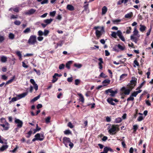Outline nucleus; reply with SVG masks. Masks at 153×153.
Listing matches in <instances>:
<instances>
[{"label": "nucleus", "instance_id": "f257e3e1", "mask_svg": "<svg viewBox=\"0 0 153 153\" xmlns=\"http://www.w3.org/2000/svg\"><path fill=\"white\" fill-rule=\"evenodd\" d=\"M63 142L66 147H68V145L70 146V149H71L74 146L73 144L71 142L69 138L64 137L63 138Z\"/></svg>", "mask_w": 153, "mask_h": 153}, {"label": "nucleus", "instance_id": "f03ea898", "mask_svg": "<svg viewBox=\"0 0 153 153\" xmlns=\"http://www.w3.org/2000/svg\"><path fill=\"white\" fill-rule=\"evenodd\" d=\"M36 36L35 35H31L28 41V43L30 45H34L37 43Z\"/></svg>", "mask_w": 153, "mask_h": 153}, {"label": "nucleus", "instance_id": "7ed1b4c3", "mask_svg": "<svg viewBox=\"0 0 153 153\" xmlns=\"http://www.w3.org/2000/svg\"><path fill=\"white\" fill-rule=\"evenodd\" d=\"M137 79L135 77H132V79L130 81V83L127 85V86L129 88L133 89L137 83Z\"/></svg>", "mask_w": 153, "mask_h": 153}, {"label": "nucleus", "instance_id": "20e7f679", "mask_svg": "<svg viewBox=\"0 0 153 153\" xmlns=\"http://www.w3.org/2000/svg\"><path fill=\"white\" fill-rule=\"evenodd\" d=\"M117 93V90H116L115 91L112 90V89H109L105 91V94H108V93H110V96L112 97H114L115 95Z\"/></svg>", "mask_w": 153, "mask_h": 153}, {"label": "nucleus", "instance_id": "39448f33", "mask_svg": "<svg viewBox=\"0 0 153 153\" xmlns=\"http://www.w3.org/2000/svg\"><path fill=\"white\" fill-rule=\"evenodd\" d=\"M132 89L128 88V87L127 88L125 87H123L121 88V91L123 92V93L125 95H128L130 94L131 91Z\"/></svg>", "mask_w": 153, "mask_h": 153}, {"label": "nucleus", "instance_id": "423d86ee", "mask_svg": "<svg viewBox=\"0 0 153 153\" xmlns=\"http://www.w3.org/2000/svg\"><path fill=\"white\" fill-rule=\"evenodd\" d=\"M116 126H118V125H113L110 129L108 130V132L110 134H115V131H116Z\"/></svg>", "mask_w": 153, "mask_h": 153}, {"label": "nucleus", "instance_id": "0eeeda50", "mask_svg": "<svg viewBox=\"0 0 153 153\" xmlns=\"http://www.w3.org/2000/svg\"><path fill=\"white\" fill-rule=\"evenodd\" d=\"M15 122L17 124V126L18 128H21L22 127L23 123L22 121L19 119H16Z\"/></svg>", "mask_w": 153, "mask_h": 153}, {"label": "nucleus", "instance_id": "6e6552de", "mask_svg": "<svg viewBox=\"0 0 153 153\" xmlns=\"http://www.w3.org/2000/svg\"><path fill=\"white\" fill-rule=\"evenodd\" d=\"M101 31H104V29L103 27H102L101 28V31H99L98 30H96V35L98 39H99V38L102 35V33Z\"/></svg>", "mask_w": 153, "mask_h": 153}, {"label": "nucleus", "instance_id": "1a4fd4ad", "mask_svg": "<svg viewBox=\"0 0 153 153\" xmlns=\"http://www.w3.org/2000/svg\"><path fill=\"white\" fill-rule=\"evenodd\" d=\"M117 35L123 42H125V40L124 36L122 35V33L120 30H118L117 31Z\"/></svg>", "mask_w": 153, "mask_h": 153}, {"label": "nucleus", "instance_id": "9d476101", "mask_svg": "<svg viewBox=\"0 0 153 153\" xmlns=\"http://www.w3.org/2000/svg\"><path fill=\"white\" fill-rule=\"evenodd\" d=\"M36 11V10L31 9L25 12L24 14L26 15H30L34 14Z\"/></svg>", "mask_w": 153, "mask_h": 153}, {"label": "nucleus", "instance_id": "9b49d317", "mask_svg": "<svg viewBox=\"0 0 153 153\" xmlns=\"http://www.w3.org/2000/svg\"><path fill=\"white\" fill-rule=\"evenodd\" d=\"M35 137L40 139V140H39L40 141H42L43 140L44 138L43 134H40L39 133H37L36 134L35 136Z\"/></svg>", "mask_w": 153, "mask_h": 153}, {"label": "nucleus", "instance_id": "f8f14e48", "mask_svg": "<svg viewBox=\"0 0 153 153\" xmlns=\"http://www.w3.org/2000/svg\"><path fill=\"white\" fill-rule=\"evenodd\" d=\"M30 82L33 85L35 90L37 91L38 89V85L36 83L34 80L33 79H30Z\"/></svg>", "mask_w": 153, "mask_h": 153}, {"label": "nucleus", "instance_id": "ddd939ff", "mask_svg": "<svg viewBox=\"0 0 153 153\" xmlns=\"http://www.w3.org/2000/svg\"><path fill=\"white\" fill-rule=\"evenodd\" d=\"M27 94L28 92H27L18 95H17V97H18L19 100L21 98L24 97L27 95Z\"/></svg>", "mask_w": 153, "mask_h": 153}, {"label": "nucleus", "instance_id": "4468645a", "mask_svg": "<svg viewBox=\"0 0 153 153\" xmlns=\"http://www.w3.org/2000/svg\"><path fill=\"white\" fill-rule=\"evenodd\" d=\"M0 125L3 127L4 128V130H8L9 127V125L8 123H6V124H0Z\"/></svg>", "mask_w": 153, "mask_h": 153}, {"label": "nucleus", "instance_id": "2eb2a0df", "mask_svg": "<svg viewBox=\"0 0 153 153\" xmlns=\"http://www.w3.org/2000/svg\"><path fill=\"white\" fill-rule=\"evenodd\" d=\"M134 35H131L130 36V39L131 40H132V41L134 42L135 43H137L138 41V38L135 36Z\"/></svg>", "mask_w": 153, "mask_h": 153}, {"label": "nucleus", "instance_id": "dca6fc26", "mask_svg": "<svg viewBox=\"0 0 153 153\" xmlns=\"http://www.w3.org/2000/svg\"><path fill=\"white\" fill-rule=\"evenodd\" d=\"M138 33L139 32L137 30L136 27H135L133 35L137 36L138 38H139L140 37V35L138 34Z\"/></svg>", "mask_w": 153, "mask_h": 153}, {"label": "nucleus", "instance_id": "f3484780", "mask_svg": "<svg viewBox=\"0 0 153 153\" xmlns=\"http://www.w3.org/2000/svg\"><path fill=\"white\" fill-rule=\"evenodd\" d=\"M142 91V90L139 89L138 91H134L131 94V96L133 97H136L138 93H140Z\"/></svg>", "mask_w": 153, "mask_h": 153}, {"label": "nucleus", "instance_id": "a211bd4d", "mask_svg": "<svg viewBox=\"0 0 153 153\" xmlns=\"http://www.w3.org/2000/svg\"><path fill=\"white\" fill-rule=\"evenodd\" d=\"M8 146L7 145H3L0 148V152H2L5 150L7 149L8 148Z\"/></svg>", "mask_w": 153, "mask_h": 153}, {"label": "nucleus", "instance_id": "6ab92c4d", "mask_svg": "<svg viewBox=\"0 0 153 153\" xmlns=\"http://www.w3.org/2000/svg\"><path fill=\"white\" fill-rule=\"evenodd\" d=\"M58 76H59L58 74L57 73L55 74L53 76V79L52 80V82L53 83L55 82L57 80L58 78L56 77Z\"/></svg>", "mask_w": 153, "mask_h": 153}, {"label": "nucleus", "instance_id": "aec40b11", "mask_svg": "<svg viewBox=\"0 0 153 153\" xmlns=\"http://www.w3.org/2000/svg\"><path fill=\"white\" fill-rule=\"evenodd\" d=\"M110 80L108 79H106L104 80L102 82V83L103 84L104 86H105L108 84L110 83Z\"/></svg>", "mask_w": 153, "mask_h": 153}, {"label": "nucleus", "instance_id": "412c9836", "mask_svg": "<svg viewBox=\"0 0 153 153\" xmlns=\"http://www.w3.org/2000/svg\"><path fill=\"white\" fill-rule=\"evenodd\" d=\"M78 95L79 96V100L82 103H83L84 102V99L83 96L81 94H78Z\"/></svg>", "mask_w": 153, "mask_h": 153}, {"label": "nucleus", "instance_id": "4be33fe9", "mask_svg": "<svg viewBox=\"0 0 153 153\" xmlns=\"http://www.w3.org/2000/svg\"><path fill=\"white\" fill-rule=\"evenodd\" d=\"M7 59L6 56H2L1 57V61L2 62L5 63L7 61Z\"/></svg>", "mask_w": 153, "mask_h": 153}, {"label": "nucleus", "instance_id": "5701e85b", "mask_svg": "<svg viewBox=\"0 0 153 153\" xmlns=\"http://www.w3.org/2000/svg\"><path fill=\"white\" fill-rule=\"evenodd\" d=\"M108 10V9L107 7L105 6H104L103 7L102 9V15H104L105 14L106 12H107Z\"/></svg>", "mask_w": 153, "mask_h": 153}, {"label": "nucleus", "instance_id": "b1692460", "mask_svg": "<svg viewBox=\"0 0 153 153\" xmlns=\"http://www.w3.org/2000/svg\"><path fill=\"white\" fill-rule=\"evenodd\" d=\"M113 99L111 98H109L107 100V101L111 105H115V104L114 102L113 101Z\"/></svg>", "mask_w": 153, "mask_h": 153}, {"label": "nucleus", "instance_id": "393cba45", "mask_svg": "<svg viewBox=\"0 0 153 153\" xmlns=\"http://www.w3.org/2000/svg\"><path fill=\"white\" fill-rule=\"evenodd\" d=\"M140 31L142 32H143L144 31H145L146 29V27L144 25H140Z\"/></svg>", "mask_w": 153, "mask_h": 153}, {"label": "nucleus", "instance_id": "a878e982", "mask_svg": "<svg viewBox=\"0 0 153 153\" xmlns=\"http://www.w3.org/2000/svg\"><path fill=\"white\" fill-rule=\"evenodd\" d=\"M53 20V19H50L44 20V22L47 25L50 24Z\"/></svg>", "mask_w": 153, "mask_h": 153}, {"label": "nucleus", "instance_id": "bb28decb", "mask_svg": "<svg viewBox=\"0 0 153 153\" xmlns=\"http://www.w3.org/2000/svg\"><path fill=\"white\" fill-rule=\"evenodd\" d=\"M133 16V13L131 12L129 13H128L126 14L125 16V17L126 18H130Z\"/></svg>", "mask_w": 153, "mask_h": 153}, {"label": "nucleus", "instance_id": "cd10ccee", "mask_svg": "<svg viewBox=\"0 0 153 153\" xmlns=\"http://www.w3.org/2000/svg\"><path fill=\"white\" fill-rule=\"evenodd\" d=\"M67 9L70 11L73 10L74 9V7L70 4H68L67 6Z\"/></svg>", "mask_w": 153, "mask_h": 153}, {"label": "nucleus", "instance_id": "c85d7f7f", "mask_svg": "<svg viewBox=\"0 0 153 153\" xmlns=\"http://www.w3.org/2000/svg\"><path fill=\"white\" fill-rule=\"evenodd\" d=\"M112 22L114 24H118L121 21V19H116V20H112Z\"/></svg>", "mask_w": 153, "mask_h": 153}, {"label": "nucleus", "instance_id": "c756f323", "mask_svg": "<svg viewBox=\"0 0 153 153\" xmlns=\"http://www.w3.org/2000/svg\"><path fill=\"white\" fill-rule=\"evenodd\" d=\"M15 78V76H13V78L8 81L7 82H6L5 84V85H8L10 83H11L14 80V79Z\"/></svg>", "mask_w": 153, "mask_h": 153}, {"label": "nucleus", "instance_id": "7c9ffc66", "mask_svg": "<svg viewBox=\"0 0 153 153\" xmlns=\"http://www.w3.org/2000/svg\"><path fill=\"white\" fill-rule=\"evenodd\" d=\"M117 46L121 51H123L125 49V46H123L120 44H118Z\"/></svg>", "mask_w": 153, "mask_h": 153}, {"label": "nucleus", "instance_id": "2f4dec72", "mask_svg": "<svg viewBox=\"0 0 153 153\" xmlns=\"http://www.w3.org/2000/svg\"><path fill=\"white\" fill-rule=\"evenodd\" d=\"M40 97V95H39L37 97H36L34 98L33 99H32L31 100L30 102H34L35 101L37 100Z\"/></svg>", "mask_w": 153, "mask_h": 153}, {"label": "nucleus", "instance_id": "473e14b6", "mask_svg": "<svg viewBox=\"0 0 153 153\" xmlns=\"http://www.w3.org/2000/svg\"><path fill=\"white\" fill-rule=\"evenodd\" d=\"M128 75V74H123L121 75L120 78V80H122L125 78Z\"/></svg>", "mask_w": 153, "mask_h": 153}, {"label": "nucleus", "instance_id": "72a5a7b5", "mask_svg": "<svg viewBox=\"0 0 153 153\" xmlns=\"http://www.w3.org/2000/svg\"><path fill=\"white\" fill-rule=\"evenodd\" d=\"M12 10H13L15 12H18L19 11V9L18 7H16L14 8H11L9 9V11H11Z\"/></svg>", "mask_w": 153, "mask_h": 153}, {"label": "nucleus", "instance_id": "f704fd0d", "mask_svg": "<svg viewBox=\"0 0 153 153\" xmlns=\"http://www.w3.org/2000/svg\"><path fill=\"white\" fill-rule=\"evenodd\" d=\"M146 81H144L138 87H137V88L136 89V90H139L141 88H142V87L143 86V85L145 83Z\"/></svg>", "mask_w": 153, "mask_h": 153}, {"label": "nucleus", "instance_id": "c9c22d12", "mask_svg": "<svg viewBox=\"0 0 153 153\" xmlns=\"http://www.w3.org/2000/svg\"><path fill=\"white\" fill-rule=\"evenodd\" d=\"M122 121L121 118L118 117L115 119V122L116 123H118L121 122Z\"/></svg>", "mask_w": 153, "mask_h": 153}, {"label": "nucleus", "instance_id": "e433bc0d", "mask_svg": "<svg viewBox=\"0 0 153 153\" xmlns=\"http://www.w3.org/2000/svg\"><path fill=\"white\" fill-rule=\"evenodd\" d=\"M99 77V78H100V77L105 78L107 77H108V76L105 75V74L102 72L100 74Z\"/></svg>", "mask_w": 153, "mask_h": 153}, {"label": "nucleus", "instance_id": "4c0bfd02", "mask_svg": "<svg viewBox=\"0 0 153 153\" xmlns=\"http://www.w3.org/2000/svg\"><path fill=\"white\" fill-rule=\"evenodd\" d=\"M1 122L2 123V124H6V123H8L6 121L5 119L4 118H1L0 119Z\"/></svg>", "mask_w": 153, "mask_h": 153}, {"label": "nucleus", "instance_id": "58836bf2", "mask_svg": "<svg viewBox=\"0 0 153 153\" xmlns=\"http://www.w3.org/2000/svg\"><path fill=\"white\" fill-rule=\"evenodd\" d=\"M138 128V126L137 125H135L133 126V129L134 130L133 132H135Z\"/></svg>", "mask_w": 153, "mask_h": 153}, {"label": "nucleus", "instance_id": "ea45409f", "mask_svg": "<svg viewBox=\"0 0 153 153\" xmlns=\"http://www.w3.org/2000/svg\"><path fill=\"white\" fill-rule=\"evenodd\" d=\"M41 129V128H39L38 127V125L37 124H36V129L33 130V133H35L38 131H39Z\"/></svg>", "mask_w": 153, "mask_h": 153}, {"label": "nucleus", "instance_id": "a19ab883", "mask_svg": "<svg viewBox=\"0 0 153 153\" xmlns=\"http://www.w3.org/2000/svg\"><path fill=\"white\" fill-rule=\"evenodd\" d=\"M51 119V117L50 116H48L46 117L45 119V122L46 123H49L50 122V119Z\"/></svg>", "mask_w": 153, "mask_h": 153}, {"label": "nucleus", "instance_id": "79ce46f5", "mask_svg": "<svg viewBox=\"0 0 153 153\" xmlns=\"http://www.w3.org/2000/svg\"><path fill=\"white\" fill-rule=\"evenodd\" d=\"M72 62L71 61H69L66 64V67L68 69H69L70 68V64H71Z\"/></svg>", "mask_w": 153, "mask_h": 153}, {"label": "nucleus", "instance_id": "37998d69", "mask_svg": "<svg viewBox=\"0 0 153 153\" xmlns=\"http://www.w3.org/2000/svg\"><path fill=\"white\" fill-rule=\"evenodd\" d=\"M8 36L10 39H13L14 38L15 36L13 33H10L9 34Z\"/></svg>", "mask_w": 153, "mask_h": 153}, {"label": "nucleus", "instance_id": "c03bdc74", "mask_svg": "<svg viewBox=\"0 0 153 153\" xmlns=\"http://www.w3.org/2000/svg\"><path fill=\"white\" fill-rule=\"evenodd\" d=\"M49 32V30H45L43 32V35L45 36H47Z\"/></svg>", "mask_w": 153, "mask_h": 153}, {"label": "nucleus", "instance_id": "a18cd8bd", "mask_svg": "<svg viewBox=\"0 0 153 153\" xmlns=\"http://www.w3.org/2000/svg\"><path fill=\"white\" fill-rule=\"evenodd\" d=\"M127 30L126 31V33L129 34L131 33V27H127Z\"/></svg>", "mask_w": 153, "mask_h": 153}, {"label": "nucleus", "instance_id": "49530a36", "mask_svg": "<svg viewBox=\"0 0 153 153\" xmlns=\"http://www.w3.org/2000/svg\"><path fill=\"white\" fill-rule=\"evenodd\" d=\"M16 54L19 57V59L22 58V54L21 52L20 51H17L16 52Z\"/></svg>", "mask_w": 153, "mask_h": 153}, {"label": "nucleus", "instance_id": "de8ad7c7", "mask_svg": "<svg viewBox=\"0 0 153 153\" xmlns=\"http://www.w3.org/2000/svg\"><path fill=\"white\" fill-rule=\"evenodd\" d=\"M111 35V36L114 38H117L116 35H117V32L116 33L115 32H112Z\"/></svg>", "mask_w": 153, "mask_h": 153}, {"label": "nucleus", "instance_id": "09e8293b", "mask_svg": "<svg viewBox=\"0 0 153 153\" xmlns=\"http://www.w3.org/2000/svg\"><path fill=\"white\" fill-rule=\"evenodd\" d=\"M134 98L132 96H131V95L130 97L128 98L127 99V101H133L134 100Z\"/></svg>", "mask_w": 153, "mask_h": 153}, {"label": "nucleus", "instance_id": "8fccbe9b", "mask_svg": "<svg viewBox=\"0 0 153 153\" xmlns=\"http://www.w3.org/2000/svg\"><path fill=\"white\" fill-rule=\"evenodd\" d=\"M65 134H71V132L69 130H67L64 131Z\"/></svg>", "mask_w": 153, "mask_h": 153}, {"label": "nucleus", "instance_id": "3c124183", "mask_svg": "<svg viewBox=\"0 0 153 153\" xmlns=\"http://www.w3.org/2000/svg\"><path fill=\"white\" fill-rule=\"evenodd\" d=\"M30 31V29L29 28H27L23 32L25 33H29Z\"/></svg>", "mask_w": 153, "mask_h": 153}, {"label": "nucleus", "instance_id": "603ef678", "mask_svg": "<svg viewBox=\"0 0 153 153\" xmlns=\"http://www.w3.org/2000/svg\"><path fill=\"white\" fill-rule=\"evenodd\" d=\"M19 100V99L17 97H13L12 98L11 100V101L10 102H14L17 101V100Z\"/></svg>", "mask_w": 153, "mask_h": 153}, {"label": "nucleus", "instance_id": "864d4df0", "mask_svg": "<svg viewBox=\"0 0 153 153\" xmlns=\"http://www.w3.org/2000/svg\"><path fill=\"white\" fill-rule=\"evenodd\" d=\"M56 13V11H53V12H50V16H51L53 17L55 16V14Z\"/></svg>", "mask_w": 153, "mask_h": 153}, {"label": "nucleus", "instance_id": "5fc2aeb1", "mask_svg": "<svg viewBox=\"0 0 153 153\" xmlns=\"http://www.w3.org/2000/svg\"><path fill=\"white\" fill-rule=\"evenodd\" d=\"M65 67V65L63 64H62L59 65V69L60 70H61L64 69Z\"/></svg>", "mask_w": 153, "mask_h": 153}, {"label": "nucleus", "instance_id": "6e6d98bb", "mask_svg": "<svg viewBox=\"0 0 153 153\" xmlns=\"http://www.w3.org/2000/svg\"><path fill=\"white\" fill-rule=\"evenodd\" d=\"M108 151V146H106L104 148L103 152L104 153H107Z\"/></svg>", "mask_w": 153, "mask_h": 153}, {"label": "nucleus", "instance_id": "4d7b16f0", "mask_svg": "<svg viewBox=\"0 0 153 153\" xmlns=\"http://www.w3.org/2000/svg\"><path fill=\"white\" fill-rule=\"evenodd\" d=\"M68 126L69 127L71 128H73L74 127V126L70 122H69L68 123Z\"/></svg>", "mask_w": 153, "mask_h": 153}, {"label": "nucleus", "instance_id": "13d9d810", "mask_svg": "<svg viewBox=\"0 0 153 153\" xmlns=\"http://www.w3.org/2000/svg\"><path fill=\"white\" fill-rule=\"evenodd\" d=\"M14 23L16 25H19L21 24V22L19 21L16 20Z\"/></svg>", "mask_w": 153, "mask_h": 153}, {"label": "nucleus", "instance_id": "bf43d9fd", "mask_svg": "<svg viewBox=\"0 0 153 153\" xmlns=\"http://www.w3.org/2000/svg\"><path fill=\"white\" fill-rule=\"evenodd\" d=\"M37 39L38 41H41L43 40V37L42 36H39L37 37Z\"/></svg>", "mask_w": 153, "mask_h": 153}, {"label": "nucleus", "instance_id": "052dcab7", "mask_svg": "<svg viewBox=\"0 0 153 153\" xmlns=\"http://www.w3.org/2000/svg\"><path fill=\"white\" fill-rule=\"evenodd\" d=\"M38 33V35L39 36H42V35H43V32L41 30L39 31Z\"/></svg>", "mask_w": 153, "mask_h": 153}, {"label": "nucleus", "instance_id": "680f3d73", "mask_svg": "<svg viewBox=\"0 0 153 153\" xmlns=\"http://www.w3.org/2000/svg\"><path fill=\"white\" fill-rule=\"evenodd\" d=\"M32 131H30L27 133V134H28V135L26 136V137L27 138H29L31 134H32Z\"/></svg>", "mask_w": 153, "mask_h": 153}, {"label": "nucleus", "instance_id": "e2e57ef3", "mask_svg": "<svg viewBox=\"0 0 153 153\" xmlns=\"http://www.w3.org/2000/svg\"><path fill=\"white\" fill-rule=\"evenodd\" d=\"M33 71L36 72V74L39 75H40V72L39 70L37 71L36 69L35 68L33 69Z\"/></svg>", "mask_w": 153, "mask_h": 153}, {"label": "nucleus", "instance_id": "0e129e2a", "mask_svg": "<svg viewBox=\"0 0 153 153\" xmlns=\"http://www.w3.org/2000/svg\"><path fill=\"white\" fill-rule=\"evenodd\" d=\"M98 60L100 61L99 62L98 64H102L103 63V61L102 59L101 58H100L98 59Z\"/></svg>", "mask_w": 153, "mask_h": 153}, {"label": "nucleus", "instance_id": "69168bd1", "mask_svg": "<svg viewBox=\"0 0 153 153\" xmlns=\"http://www.w3.org/2000/svg\"><path fill=\"white\" fill-rule=\"evenodd\" d=\"M1 78L4 80H6L7 79V77L4 75H3L1 76Z\"/></svg>", "mask_w": 153, "mask_h": 153}, {"label": "nucleus", "instance_id": "338daca9", "mask_svg": "<svg viewBox=\"0 0 153 153\" xmlns=\"http://www.w3.org/2000/svg\"><path fill=\"white\" fill-rule=\"evenodd\" d=\"M143 119V117L142 116H140L138 117L137 120L138 121H142Z\"/></svg>", "mask_w": 153, "mask_h": 153}, {"label": "nucleus", "instance_id": "774afa93", "mask_svg": "<svg viewBox=\"0 0 153 153\" xmlns=\"http://www.w3.org/2000/svg\"><path fill=\"white\" fill-rule=\"evenodd\" d=\"M146 103L149 106H150L151 105V103L149 100H146Z\"/></svg>", "mask_w": 153, "mask_h": 153}]
</instances>
